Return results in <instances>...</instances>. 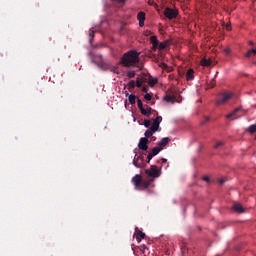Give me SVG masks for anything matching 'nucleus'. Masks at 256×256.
Masks as SVG:
<instances>
[{
  "instance_id": "f257e3e1",
  "label": "nucleus",
  "mask_w": 256,
  "mask_h": 256,
  "mask_svg": "<svg viewBox=\"0 0 256 256\" xmlns=\"http://www.w3.org/2000/svg\"><path fill=\"white\" fill-rule=\"evenodd\" d=\"M140 61L141 58H139V52L130 50L123 54L120 59V65L123 67H138L139 69H143V67L139 66Z\"/></svg>"
},
{
  "instance_id": "f03ea898",
  "label": "nucleus",
  "mask_w": 256,
  "mask_h": 256,
  "mask_svg": "<svg viewBox=\"0 0 256 256\" xmlns=\"http://www.w3.org/2000/svg\"><path fill=\"white\" fill-rule=\"evenodd\" d=\"M230 99H233V92H224L220 94L219 98L216 100V105H225Z\"/></svg>"
},
{
  "instance_id": "7ed1b4c3",
  "label": "nucleus",
  "mask_w": 256,
  "mask_h": 256,
  "mask_svg": "<svg viewBox=\"0 0 256 256\" xmlns=\"http://www.w3.org/2000/svg\"><path fill=\"white\" fill-rule=\"evenodd\" d=\"M148 177H153V179H157V177H161V169H159L156 165H152L150 169L145 171Z\"/></svg>"
},
{
  "instance_id": "20e7f679",
  "label": "nucleus",
  "mask_w": 256,
  "mask_h": 256,
  "mask_svg": "<svg viewBox=\"0 0 256 256\" xmlns=\"http://www.w3.org/2000/svg\"><path fill=\"white\" fill-rule=\"evenodd\" d=\"M164 15L167 17V19H177V16L179 15V10L173 9V8H165Z\"/></svg>"
},
{
  "instance_id": "39448f33",
  "label": "nucleus",
  "mask_w": 256,
  "mask_h": 256,
  "mask_svg": "<svg viewBox=\"0 0 256 256\" xmlns=\"http://www.w3.org/2000/svg\"><path fill=\"white\" fill-rule=\"evenodd\" d=\"M142 181H143V177L140 174H136L132 178V183H133L135 189H139L141 187Z\"/></svg>"
},
{
  "instance_id": "423d86ee",
  "label": "nucleus",
  "mask_w": 256,
  "mask_h": 256,
  "mask_svg": "<svg viewBox=\"0 0 256 256\" xmlns=\"http://www.w3.org/2000/svg\"><path fill=\"white\" fill-rule=\"evenodd\" d=\"M147 143H149V139L141 138L138 143V148L141 149V151H147V149H149V145H147Z\"/></svg>"
},
{
  "instance_id": "0eeeda50",
  "label": "nucleus",
  "mask_w": 256,
  "mask_h": 256,
  "mask_svg": "<svg viewBox=\"0 0 256 256\" xmlns=\"http://www.w3.org/2000/svg\"><path fill=\"white\" fill-rule=\"evenodd\" d=\"M232 209L233 211H235V213H245V208H243V206L239 202H235L232 206Z\"/></svg>"
},
{
  "instance_id": "6e6552de",
  "label": "nucleus",
  "mask_w": 256,
  "mask_h": 256,
  "mask_svg": "<svg viewBox=\"0 0 256 256\" xmlns=\"http://www.w3.org/2000/svg\"><path fill=\"white\" fill-rule=\"evenodd\" d=\"M169 141H171L169 137H164L157 143V145L158 147H161V149H163V147L169 145Z\"/></svg>"
},
{
  "instance_id": "1a4fd4ad",
  "label": "nucleus",
  "mask_w": 256,
  "mask_h": 256,
  "mask_svg": "<svg viewBox=\"0 0 256 256\" xmlns=\"http://www.w3.org/2000/svg\"><path fill=\"white\" fill-rule=\"evenodd\" d=\"M125 95L126 97H128L130 105H135L137 101V96H135V94H129V92H126Z\"/></svg>"
},
{
  "instance_id": "9d476101",
  "label": "nucleus",
  "mask_w": 256,
  "mask_h": 256,
  "mask_svg": "<svg viewBox=\"0 0 256 256\" xmlns=\"http://www.w3.org/2000/svg\"><path fill=\"white\" fill-rule=\"evenodd\" d=\"M239 111H241V106L235 108L231 113H229L228 115H226V119H237V117H235V115H237V113H239ZM235 117V118H233Z\"/></svg>"
},
{
  "instance_id": "9b49d317",
  "label": "nucleus",
  "mask_w": 256,
  "mask_h": 256,
  "mask_svg": "<svg viewBox=\"0 0 256 256\" xmlns=\"http://www.w3.org/2000/svg\"><path fill=\"white\" fill-rule=\"evenodd\" d=\"M152 183H153V179L142 180L139 189H147L148 187L151 186Z\"/></svg>"
},
{
  "instance_id": "f8f14e48",
  "label": "nucleus",
  "mask_w": 256,
  "mask_h": 256,
  "mask_svg": "<svg viewBox=\"0 0 256 256\" xmlns=\"http://www.w3.org/2000/svg\"><path fill=\"white\" fill-rule=\"evenodd\" d=\"M186 79L187 81H191L195 79V70H193V68L188 69L186 73Z\"/></svg>"
},
{
  "instance_id": "ddd939ff",
  "label": "nucleus",
  "mask_w": 256,
  "mask_h": 256,
  "mask_svg": "<svg viewBox=\"0 0 256 256\" xmlns=\"http://www.w3.org/2000/svg\"><path fill=\"white\" fill-rule=\"evenodd\" d=\"M145 238V233H143L141 230H138L136 228V241H138V243H141V240Z\"/></svg>"
},
{
  "instance_id": "4468645a",
  "label": "nucleus",
  "mask_w": 256,
  "mask_h": 256,
  "mask_svg": "<svg viewBox=\"0 0 256 256\" xmlns=\"http://www.w3.org/2000/svg\"><path fill=\"white\" fill-rule=\"evenodd\" d=\"M143 83H145V80L143 78L137 77L135 82V87H138V89H141L143 87Z\"/></svg>"
},
{
  "instance_id": "2eb2a0df",
  "label": "nucleus",
  "mask_w": 256,
  "mask_h": 256,
  "mask_svg": "<svg viewBox=\"0 0 256 256\" xmlns=\"http://www.w3.org/2000/svg\"><path fill=\"white\" fill-rule=\"evenodd\" d=\"M151 107H148L147 109L143 108L142 110H140L142 115H145L146 117H151Z\"/></svg>"
},
{
  "instance_id": "dca6fc26",
  "label": "nucleus",
  "mask_w": 256,
  "mask_h": 256,
  "mask_svg": "<svg viewBox=\"0 0 256 256\" xmlns=\"http://www.w3.org/2000/svg\"><path fill=\"white\" fill-rule=\"evenodd\" d=\"M161 151H163V148L156 146L152 149V151L150 153L155 157L156 155H159V153H161Z\"/></svg>"
},
{
  "instance_id": "f3484780",
  "label": "nucleus",
  "mask_w": 256,
  "mask_h": 256,
  "mask_svg": "<svg viewBox=\"0 0 256 256\" xmlns=\"http://www.w3.org/2000/svg\"><path fill=\"white\" fill-rule=\"evenodd\" d=\"M200 64L202 65V67H211V60L203 58L200 61Z\"/></svg>"
},
{
  "instance_id": "a211bd4d",
  "label": "nucleus",
  "mask_w": 256,
  "mask_h": 256,
  "mask_svg": "<svg viewBox=\"0 0 256 256\" xmlns=\"http://www.w3.org/2000/svg\"><path fill=\"white\" fill-rule=\"evenodd\" d=\"M164 101H166L167 103H175V96L166 95L164 97Z\"/></svg>"
},
{
  "instance_id": "6ab92c4d",
  "label": "nucleus",
  "mask_w": 256,
  "mask_h": 256,
  "mask_svg": "<svg viewBox=\"0 0 256 256\" xmlns=\"http://www.w3.org/2000/svg\"><path fill=\"white\" fill-rule=\"evenodd\" d=\"M109 71L111 73H116V75H119V66H108Z\"/></svg>"
},
{
  "instance_id": "aec40b11",
  "label": "nucleus",
  "mask_w": 256,
  "mask_h": 256,
  "mask_svg": "<svg viewBox=\"0 0 256 256\" xmlns=\"http://www.w3.org/2000/svg\"><path fill=\"white\" fill-rule=\"evenodd\" d=\"M167 45H168V42L167 41H164V42H158V49H160V51H163V49H167Z\"/></svg>"
},
{
  "instance_id": "412c9836",
  "label": "nucleus",
  "mask_w": 256,
  "mask_h": 256,
  "mask_svg": "<svg viewBox=\"0 0 256 256\" xmlns=\"http://www.w3.org/2000/svg\"><path fill=\"white\" fill-rule=\"evenodd\" d=\"M133 165L136 166L138 169H141V167H143V164L139 161V159H137V157L134 158Z\"/></svg>"
},
{
  "instance_id": "4be33fe9",
  "label": "nucleus",
  "mask_w": 256,
  "mask_h": 256,
  "mask_svg": "<svg viewBox=\"0 0 256 256\" xmlns=\"http://www.w3.org/2000/svg\"><path fill=\"white\" fill-rule=\"evenodd\" d=\"M150 42L152 43V45H159V39H157V36H151Z\"/></svg>"
},
{
  "instance_id": "5701e85b",
  "label": "nucleus",
  "mask_w": 256,
  "mask_h": 256,
  "mask_svg": "<svg viewBox=\"0 0 256 256\" xmlns=\"http://www.w3.org/2000/svg\"><path fill=\"white\" fill-rule=\"evenodd\" d=\"M153 133H155L154 131H152V129L150 128V129H148V130H146L145 131V137L144 138H146V139H148L149 137H152L153 136Z\"/></svg>"
},
{
  "instance_id": "b1692460",
  "label": "nucleus",
  "mask_w": 256,
  "mask_h": 256,
  "mask_svg": "<svg viewBox=\"0 0 256 256\" xmlns=\"http://www.w3.org/2000/svg\"><path fill=\"white\" fill-rule=\"evenodd\" d=\"M161 121H163V117H161V116H157L154 120H153V123L155 124V125H161Z\"/></svg>"
},
{
  "instance_id": "393cba45",
  "label": "nucleus",
  "mask_w": 256,
  "mask_h": 256,
  "mask_svg": "<svg viewBox=\"0 0 256 256\" xmlns=\"http://www.w3.org/2000/svg\"><path fill=\"white\" fill-rule=\"evenodd\" d=\"M138 21H145V12H139L137 15Z\"/></svg>"
},
{
  "instance_id": "a878e982",
  "label": "nucleus",
  "mask_w": 256,
  "mask_h": 256,
  "mask_svg": "<svg viewBox=\"0 0 256 256\" xmlns=\"http://www.w3.org/2000/svg\"><path fill=\"white\" fill-rule=\"evenodd\" d=\"M252 55H256V49L255 48L248 50L245 57H251Z\"/></svg>"
},
{
  "instance_id": "bb28decb",
  "label": "nucleus",
  "mask_w": 256,
  "mask_h": 256,
  "mask_svg": "<svg viewBox=\"0 0 256 256\" xmlns=\"http://www.w3.org/2000/svg\"><path fill=\"white\" fill-rule=\"evenodd\" d=\"M248 133H256V125L252 124L247 129Z\"/></svg>"
},
{
  "instance_id": "cd10ccee",
  "label": "nucleus",
  "mask_w": 256,
  "mask_h": 256,
  "mask_svg": "<svg viewBox=\"0 0 256 256\" xmlns=\"http://www.w3.org/2000/svg\"><path fill=\"white\" fill-rule=\"evenodd\" d=\"M154 133H157V131H159V124H154V122H152V126L150 128Z\"/></svg>"
},
{
  "instance_id": "c85d7f7f",
  "label": "nucleus",
  "mask_w": 256,
  "mask_h": 256,
  "mask_svg": "<svg viewBox=\"0 0 256 256\" xmlns=\"http://www.w3.org/2000/svg\"><path fill=\"white\" fill-rule=\"evenodd\" d=\"M89 36H90V43H93V38L95 37V31L90 30L89 31Z\"/></svg>"
},
{
  "instance_id": "c756f323",
  "label": "nucleus",
  "mask_w": 256,
  "mask_h": 256,
  "mask_svg": "<svg viewBox=\"0 0 256 256\" xmlns=\"http://www.w3.org/2000/svg\"><path fill=\"white\" fill-rule=\"evenodd\" d=\"M223 145H225V143L223 141L217 142L214 145V149H219V147H223Z\"/></svg>"
},
{
  "instance_id": "7c9ffc66",
  "label": "nucleus",
  "mask_w": 256,
  "mask_h": 256,
  "mask_svg": "<svg viewBox=\"0 0 256 256\" xmlns=\"http://www.w3.org/2000/svg\"><path fill=\"white\" fill-rule=\"evenodd\" d=\"M137 105H138V109H140V111H141L142 109H144V108H143V101H141V99H138V100H137Z\"/></svg>"
},
{
  "instance_id": "2f4dec72",
  "label": "nucleus",
  "mask_w": 256,
  "mask_h": 256,
  "mask_svg": "<svg viewBox=\"0 0 256 256\" xmlns=\"http://www.w3.org/2000/svg\"><path fill=\"white\" fill-rule=\"evenodd\" d=\"M127 77H128L129 79H133V78L135 77V71H130V72H128V73H127Z\"/></svg>"
},
{
  "instance_id": "473e14b6",
  "label": "nucleus",
  "mask_w": 256,
  "mask_h": 256,
  "mask_svg": "<svg viewBox=\"0 0 256 256\" xmlns=\"http://www.w3.org/2000/svg\"><path fill=\"white\" fill-rule=\"evenodd\" d=\"M135 87V80H131L129 83H128V89H133Z\"/></svg>"
},
{
  "instance_id": "72a5a7b5",
  "label": "nucleus",
  "mask_w": 256,
  "mask_h": 256,
  "mask_svg": "<svg viewBox=\"0 0 256 256\" xmlns=\"http://www.w3.org/2000/svg\"><path fill=\"white\" fill-rule=\"evenodd\" d=\"M144 99H145L146 101H151V99H153V96H151V94H149V93H146V94L144 95Z\"/></svg>"
},
{
  "instance_id": "f704fd0d",
  "label": "nucleus",
  "mask_w": 256,
  "mask_h": 256,
  "mask_svg": "<svg viewBox=\"0 0 256 256\" xmlns=\"http://www.w3.org/2000/svg\"><path fill=\"white\" fill-rule=\"evenodd\" d=\"M136 159H139L140 163L143 165V163L145 161V157L143 156V154H140L139 156H137Z\"/></svg>"
},
{
  "instance_id": "c9c22d12",
  "label": "nucleus",
  "mask_w": 256,
  "mask_h": 256,
  "mask_svg": "<svg viewBox=\"0 0 256 256\" xmlns=\"http://www.w3.org/2000/svg\"><path fill=\"white\" fill-rule=\"evenodd\" d=\"M155 156L150 152L147 156V163H151V159H153Z\"/></svg>"
},
{
  "instance_id": "e433bc0d",
  "label": "nucleus",
  "mask_w": 256,
  "mask_h": 256,
  "mask_svg": "<svg viewBox=\"0 0 256 256\" xmlns=\"http://www.w3.org/2000/svg\"><path fill=\"white\" fill-rule=\"evenodd\" d=\"M157 78H153L150 82L149 85L153 86V85H157Z\"/></svg>"
},
{
  "instance_id": "4c0bfd02",
  "label": "nucleus",
  "mask_w": 256,
  "mask_h": 256,
  "mask_svg": "<svg viewBox=\"0 0 256 256\" xmlns=\"http://www.w3.org/2000/svg\"><path fill=\"white\" fill-rule=\"evenodd\" d=\"M144 127H151V120H144Z\"/></svg>"
},
{
  "instance_id": "58836bf2",
  "label": "nucleus",
  "mask_w": 256,
  "mask_h": 256,
  "mask_svg": "<svg viewBox=\"0 0 256 256\" xmlns=\"http://www.w3.org/2000/svg\"><path fill=\"white\" fill-rule=\"evenodd\" d=\"M209 120H210L209 116H206L204 118V121L201 122V125H205V123L209 122Z\"/></svg>"
},
{
  "instance_id": "ea45409f",
  "label": "nucleus",
  "mask_w": 256,
  "mask_h": 256,
  "mask_svg": "<svg viewBox=\"0 0 256 256\" xmlns=\"http://www.w3.org/2000/svg\"><path fill=\"white\" fill-rule=\"evenodd\" d=\"M153 34V32H151V30H146L145 32H144V35L146 36V37H149V35H152Z\"/></svg>"
},
{
  "instance_id": "a19ab883",
  "label": "nucleus",
  "mask_w": 256,
  "mask_h": 256,
  "mask_svg": "<svg viewBox=\"0 0 256 256\" xmlns=\"http://www.w3.org/2000/svg\"><path fill=\"white\" fill-rule=\"evenodd\" d=\"M224 53H225L226 55H229V53H231V48H225V49H224Z\"/></svg>"
},
{
  "instance_id": "79ce46f5",
  "label": "nucleus",
  "mask_w": 256,
  "mask_h": 256,
  "mask_svg": "<svg viewBox=\"0 0 256 256\" xmlns=\"http://www.w3.org/2000/svg\"><path fill=\"white\" fill-rule=\"evenodd\" d=\"M160 67H162L163 69H167V63L163 62L160 64Z\"/></svg>"
},
{
  "instance_id": "37998d69",
  "label": "nucleus",
  "mask_w": 256,
  "mask_h": 256,
  "mask_svg": "<svg viewBox=\"0 0 256 256\" xmlns=\"http://www.w3.org/2000/svg\"><path fill=\"white\" fill-rule=\"evenodd\" d=\"M145 25V20H139V26L143 27Z\"/></svg>"
},
{
  "instance_id": "c03bdc74",
  "label": "nucleus",
  "mask_w": 256,
  "mask_h": 256,
  "mask_svg": "<svg viewBox=\"0 0 256 256\" xmlns=\"http://www.w3.org/2000/svg\"><path fill=\"white\" fill-rule=\"evenodd\" d=\"M158 47H159V44L158 45L152 44V50L153 51H157Z\"/></svg>"
},
{
  "instance_id": "a18cd8bd",
  "label": "nucleus",
  "mask_w": 256,
  "mask_h": 256,
  "mask_svg": "<svg viewBox=\"0 0 256 256\" xmlns=\"http://www.w3.org/2000/svg\"><path fill=\"white\" fill-rule=\"evenodd\" d=\"M202 179H203V181H206L207 183H209V181H210L209 176H204Z\"/></svg>"
},
{
  "instance_id": "49530a36",
  "label": "nucleus",
  "mask_w": 256,
  "mask_h": 256,
  "mask_svg": "<svg viewBox=\"0 0 256 256\" xmlns=\"http://www.w3.org/2000/svg\"><path fill=\"white\" fill-rule=\"evenodd\" d=\"M111 1H115L116 3H125V1L127 0H111Z\"/></svg>"
},
{
  "instance_id": "de8ad7c7",
  "label": "nucleus",
  "mask_w": 256,
  "mask_h": 256,
  "mask_svg": "<svg viewBox=\"0 0 256 256\" xmlns=\"http://www.w3.org/2000/svg\"><path fill=\"white\" fill-rule=\"evenodd\" d=\"M142 93H147V87L142 88Z\"/></svg>"
},
{
  "instance_id": "09e8293b",
  "label": "nucleus",
  "mask_w": 256,
  "mask_h": 256,
  "mask_svg": "<svg viewBox=\"0 0 256 256\" xmlns=\"http://www.w3.org/2000/svg\"><path fill=\"white\" fill-rule=\"evenodd\" d=\"M219 183H220V185H223V183H225V179H220Z\"/></svg>"
},
{
  "instance_id": "8fccbe9b",
  "label": "nucleus",
  "mask_w": 256,
  "mask_h": 256,
  "mask_svg": "<svg viewBox=\"0 0 256 256\" xmlns=\"http://www.w3.org/2000/svg\"><path fill=\"white\" fill-rule=\"evenodd\" d=\"M226 29H227L228 31H230V30H231V26H230L229 24H227V25H226Z\"/></svg>"
},
{
  "instance_id": "3c124183",
  "label": "nucleus",
  "mask_w": 256,
  "mask_h": 256,
  "mask_svg": "<svg viewBox=\"0 0 256 256\" xmlns=\"http://www.w3.org/2000/svg\"><path fill=\"white\" fill-rule=\"evenodd\" d=\"M249 45H252L253 47H255V43H253V41H249Z\"/></svg>"
},
{
  "instance_id": "603ef678",
  "label": "nucleus",
  "mask_w": 256,
  "mask_h": 256,
  "mask_svg": "<svg viewBox=\"0 0 256 256\" xmlns=\"http://www.w3.org/2000/svg\"><path fill=\"white\" fill-rule=\"evenodd\" d=\"M161 161H162V163H166L167 159L166 158H162Z\"/></svg>"
}]
</instances>
